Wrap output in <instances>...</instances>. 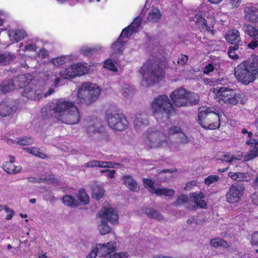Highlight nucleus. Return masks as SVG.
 Masks as SVG:
<instances>
[{
    "label": "nucleus",
    "instance_id": "72a5a7b5",
    "mask_svg": "<svg viewBox=\"0 0 258 258\" xmlns=\"http://www.w3.org/2000/svg\"><path fill=\"white\" fill-rule=\"evenodd\" d=\"M243 30L254 40L258 41V28H256L249 24L243 26Z\"/></svg>",
    "mask_w": 258,
    "mask_h": 258
},
{
    "label": "nucleus",
    "instance_id": "4d7b16f0",
    "mask_svg": "<svg viewBox=\"0 0 258 258\" xmlns=\"http://www.w3.org/2000/svg\"><path fill=\"white\" fill-rule=\"evenodd\" d=\"M32 142L33 140L31 138L26 137L20 139L17 141L18 144L22 146L30 144Z\"/></svg>",
    "mask_w": 258,
    "mask_h": 258
},
{
    "label": "nucleus",
    "instance_id": "5701e85b",
    "mask_svg": "<svg viewBox=\"0 0 258 258\" xmlns=\"http://www.w3.org/2000/svg\"><path fill=\"white\" fill-rule=\"evenodd\" d=\"M86 167H102V168H116L119 165L118 163H115L111 162L100 161L97 160H92L86 163Z\"/></svg>",
    "mask_w": 258,
    "mask_h": 258
},
{
    "label": "nucleus",
    "instance_id": "473e14b6",
    "mask_svg": "<svg viewBox=\"0 0 258 258\" xmlns=\"http://www.w3.org/2000/svg\"><path fill=\"white\" fill-rule=\"evenodd\" d=\"M226 39L230 43L236 44L240 40L239 32L236 30H232L228 32Z\"/></svg>",
    "mask_w": 258,
    "mask_h": 258
},
{
    "label": "nucleus",
    "instance_id": "58836bf2",
    "mask_svg": "<svg viewBox=\"0 0 258 258\" xmlns=\"http://www.w3.org/2000/svg\"><path fill=\"white\" fill-rule=\"evenodd\" d=\"M175 139H176V141H173L172 143L176 144L177 148L179 147V144H185L189 142L188 137L183 132L182 130Z\"/></svg>",
    "mask_w": 258,
    "mask_h": 258
},
{
    "label": "nucleus",
    "instance_id": "6ab92c4d",
    "mask_svg": "<svg viewBox=\"0 0 258 258\" xmlns=\"http://www.w3.org/2000/svg\"><path fill=\"white\" fill-rule=\"evenodd\" d=\"M133 122L135 128L137 132L143 131L149 124L147 115L143 113H137Z\"/></svg>",
    "mask_w": 258,
    "mask_h": 258
},
{
    "label": "nucleus",
    "instance_id": "4468645a",
    "mask_svg": "<svg viewBox=\"0 0 258 258\" xmlns=\"http://www.w3.org/2000/svg\"><path fill=\"white\" fill-rule=\"evenodd\" d=\"M97 218L112 224H116L118 222V216L116 211L110 207H103L97 214Z\"/></svg>",
    "mask_w": 258,
    "mask_h": 258
},
{
    "label": "nucleus",
    "instance_id": "6e6d98bb",
    "mask_svg": "<svg viewBox=\"0 0 258 258\" xmlns=\"http://www.w3.org/2000/svg\"><path fill=\"white\" fill-rule=\"evenodd\" d=\"M128 254L126 252H113L108 258H127Z\"/></svg>",
    "mask_w": 258,
    "mask_h": 258
},
{
    "label": "nucleus",
    "instance_id": "f3484780",
    "mask_svg": "<svg viewBox=\"0 0 258 258\" xmlns=\"http://www.w3.org/2000/svg\"><path fill=\"white\" fill-rule=\"evenodd\" d=\"M143 14L148 22L152 23L158 22L161 16V13L158 8L154 6L150 7L147 3L142 10L141 15Z\"/></svg>",
    "mask_w": 258,
    "mask_h": 258
},
{
    "label": "nucleus",
    "instance_id": "0eeeda50",
    "mask_svg": "<svg viewBox=\"0 0 258 258\" xmlns=\"http://www.w3.org/2000/svg\"><path fill=\"white\" fill-rule=\"evenodd\" d=\"M100 92L101 89L97 85L89 82L84 83L78 89L77 99L75 102L77 104H89L98 99Z\"/></svg>",
    "mask_w": 258,
    "mask_h": 258
},
{
    "label": "nucleus",
    "instance_id": "e433bc0d",
    "mask_svg": "<svg viewBox=\"0 0 258 258\" xmlns=\"http://www.w3.org/2000/svg\"><path fill=\"white\" fill-rule=\"evenodd\" d=\"M210 243L214 247H222L225 248L229 247L227 242L221 238H215L210 240Z\"/></svg>",
    "mask_w": 258,
    "mask_h": 258
},
{
    "label": "nucleus",
    "instance_id": "3c124183",
    "mask_svg": "<svg viewBox=\"0 0 258 258\" xmlns=\"http://www.w3.org/2000/svg\"><path fill=\"white\" fill-rule=\"evenodd\" d=\"M219 179L218 176L216 175H212L209 176L205 179L204 182L207 185H210L213 183L217 181Z\"/></svg>",
    "mask_w": 258,
    "mask_h": 258
},
{
    "label": "nucleus",
    "instance_id": "6e6552de",
    "mask_svg": "<svg viewBox=\"0 0 258 258\" xmlns=\"http://www.w3.org/2000/svg\"><path fill=\"white\" fill-rule=\"evenodd\" d=\"M170 98L173 105L178 107H185L198 102L199 96L183 88L174 90L170 93Z\"/></svg>",
    "mask_w": 258,
    "mask_h": 258
},
{
    "label": "nucleus",
    "instance_id": "7c9ffc66",
    "mask_svg": "<svg viewBox=\"0 0 258 258\" xmlns=\"http://www.w3.org/2000/svg\"><path fill=\"white\" fill-rule=\"evenodd\" d=\"M26 35L25 31L23 30H12L9 33L10 39L13 43L23 39Z\"/></svg>",
    "mask_w": 258,
    "mask_h": 258
},
{
    "label": "nucleus",
    "instance_id": "7ed1b4c3",
    "mask_svg": "<svg viewBox=\"0 0 258 258\" xmlns=\"http://www.w3.org/2000/svg\"><path fill=\"white\" fill-rule=\"evenodd\" d=\"M236 79L245 85L254 81L258 78V56H252L248 60L239 63L234 69Z\"/></svg>",
    "mask_w": 258,
    "mask_h": 258
},
{
    "label": "nucleus",
    "instance_id": "49530a36",
    "mask_svg": "<svg viewBox=\"0 0 258 258\" xmlns=\"http://www.w3.org/2000/svg\"><path fill=\"white\" fill-rule=\"evenodd\" d=\"M25 150L29 153L41 158H45L46 155L40 152V150L36 148H26Z\"/></svg>",
    "mask_w": 258,
    "mask_h": 258
},
{
    "label": "nucleus",
    "instance_id": "b1692460",
    "mask_svg": "<svg viewBox=\"0 0 258 258\" xmlns=\"http://www.w3.org/2000/svg\"><path fill=\"white\" fill-rule=\"evenodd\" d=\"M60 76L64 79H70L77 77L75 64L67 66L60 72Z\"/></svg>",
    "mask_w": 258,
    "mask_h": 258
},
{
    "label": "nucleus",
    "instance_id": "37998d69",
    "mask_svg": "<svg viewBox=\"0 0 258 258\" xmlns=\"http://www.w3.org/2000/svg\"><path fill=\"white\" fill-rule=\"evenodd\" d=\"M77 197L82 204L86 205L89 203V197L84 189H80L79 191Z\"/></svg>",
    "mask_w": 258,
    "mask_h": 258
},
{
    "label": "nucleus",
    "instance_id": "864d4df0",
    "mask_svg": "<svg viewBox=\"0 0 258 258\" xmlns=\"http://www.w3.org/2000/svg\"><path fill=\"white\" fill-rule=\"evenodd\" d=\"M134 32V30L129 26L123 29L120 34V37H127L130 36Z\"/></svg>",
    "mask_w": 258,
    "mask_h": 258
},
{
    "label": "nucleus",
    "instance_id": "9d476101",
    "mask_svg": "<svg viewBox=\"0 0 258 258\" xmlns=\"http://www.w3.org/2000/svg\"><path fill=\"white\" fill-rule=\"evenodd\" d=\"M213 92L215 93V99L221 104L236 105L239 102L240 98V94L226 87L214 88Z\"/></svg>",
    "mask_w": 258,
    "mask_h": 258
},
{
    "label": "nucleus",
    "instance_id": "4c0bfd02",
    "mask_svg": "<svg viewBox=\"0 0 258 258\" xmlns=\"http://www.w3.org/2000/svg\"><path fill=\"white\" fill-rule=\"evenodd\" d=\"M100 49V47L99 46L91 47L85 45L81 47L80 52L81 54L84 55H89L93 54Z\"/></svg>",
    "mask_w": 258,
    "mask_h": 258
},
{
    "label": "nucleus",
    "instance_id": "de8ad7c7",
    "mask_svg": "<svg viewBox=\"0 0 258 258\" xmlns=\"http://www.w3.org/2000/svg\"><path fill=\"white\" fill-rule=\"evenodd\" d=\"M104 67L113 72H117L118 71L114 62L110 59H107L104 61Z\"/></svg>",
    "mask_w": 258,
    "mask_h": 258
},
{
    "label": "nucleus",
    "instance_id": "13d9d810",
    "mask_svg": "<svg viewBox=\"0 0 258 258\" xmlns=\"http://www.w3.org/2000/svg\"><path fill=\"white\" fill-rule=\"evenodd\" d=\"M250 242L252 246H258V231L252 234Z\"/></svg>",
    "mask_w": 258,
    "mask_h": 258
},
{
    "label": "nucleus",
    "instance_id": "9b49d317",
    "mask_svg": "<svg viewBox=\"0 0 258 258\" xmlns=\"http://www.w3.org/2000/svg\"><path fill=\"white\" fill-rule=\"evenodd\" d=\"M105 118L109 127L115 131H123L128 125L126 117L116 110H108L106 112Z\"/></svg>",
    "mask_w": 258,
    "mask_h": 258
},
{
    "label": "nucleus",
    "instance_id": "f8f14e48",
    "mask_svg": "<svg viewBox=\"0 0 258 258\" xmlns=\"http://www.w3.org/2000/svg\"><path fill=\"white\" fill-rule=\"evenodd\" d=\"M43 89L38 88L35 85L28 83V85L22 92V95L29 99L37 101L44 97H46L51 95L54 92L52 89H49L48 91L45 93H43Z\"/></svg>",
    "mask_w": 258,
    "mask_h": 258
},
{
    "label": "nucleus",
    "instance_id": "a211bd4d",
    "mask_svg": "<svg viewBox=\"0 0 258 258\" xmlns=\"http://www.w3.org/2000/svg\"><path fill=\"white\" fill-rule=\"evenodd\" d=\"M248 152L243 155L244 161H248L258 157V139H248L246 141Z\"/></svg>",
    "mask_w": 258,
    "mask_h": 258
},
{
    "label": "nucleus",
    "instance_id": "393cba45",
    "mask_svg": "<svg viewBox=\"0 0 258 258\" xmlns=\"http://www.w3.org/2000/svg\"><path fill=\"white\" fill-rule=\"evenodd\" d=\"M77 56L75 55L71 54L63 55L52 59L51 63L55 67H59L65 63L69 62L71 61L76 60Z\"/></svg>",
    "mask_w": 258,
    "mask_h": 258
},
{
    "label": "nucleus",
    "instance_id": "680f3d73",
    "mask_svg": "<svg viewBox=\"0 0 258 258\" xmlns=\"http://www.w3.org/2000/svg\"><path fill=\"white\" fill-rule=\"evenodd\" d=\"M4 209L5 210V212L7 214V216H6V219L8 220L11 219L14 215V211L6 207L5 206H4Z\"/></svg>",
    "mask_w": 258,
    "mask_h": 258
},
{
    "label": "nucleus",
    "instance_id": "1a4fd4ad",
    "mask_svg": "<svg viewBox=\"0 0 258 258\" xmlns=\"http://www.w3.org/2000/svg\"><path fill=\"white\" fill-rule=\"evenodd\" d=\"M198 122L206 129L218 128L220 126V116L211 108L201 107L199 111Z\"/></svg>",
    "mask_w": 258,
    "mask_h": 258
},
{
    "label": "nucleus",
    "instance_id": "ea45409f",
    "mask_svg": "<svg viewBox=\"0 0 258 258\" xmlns=\"http://www.w3.org/2000/svg\"><path fill=\"white\" fill-rule=\"evenodd\" d=\"M15 58L14 55L11 53H1L0 52V63L3 64L9 63Z\"/></svg>",
    "mask_w": 258,
    "mask_h": 258
},
{
    "label": "nucleus",
    "instance_id": "79ce46f5",
    "mask_svg": "<svg viewBox=\"0 0 258 258\" xmlns=\"http://www.w3.org/2000/svg\"><path fill=\"white\" fill-rule=\"evenodd\" d=\"M144 212L149 217L153 218L158 220L163 219V216L157 211L152 209L146 208Z\"/></svg>",
    "mask_w": 258,
    "mask_h": 258
},
{
    "label": "nucleus",
    "instance_id": "f257e3e1",
    "mask_svg": "<svg viewBox=\"0 0 258 258\" xmlns=\"http://www.w3.org/2000/svg\"><path fill=\"white\" fill-rule=\"evenodd\" d=\"M182 130L179 126L174 125L168 127L166 133L152 128L143 135V141L151 149H175L177 148V146L172 143L173 139L178 136Z\"/></svg>",
    "mask_w": 258,
    "mask_h": 258
},
{
    "label": "nucleus",
    "instance_id": "603ef678",
    "mask_svg": "<svg viewBox=\"0 0 258 258\" xmlns=\"http://www.w3.org/2000/svg\"><path fill=\"white\" fill-rule=\"evenodd\" d=\"M188 200V198L186 195H181L177 199L174 204L176 206L181 205L187 203Z\"/></svg>",
    "mask_w": 258,
    "mask_h": 258
},
{
    "label": "nucleus",
    "instance_id": "2eb2a0df",
    "mask_svg": "<svg viewBox=\"0 0 258 258\" xmlns=\"http://www.w3.org/2000/svg\"><path fill=\"white\" fill-rule=\"evenodd\" d=\"M97 253L98 258H108L116 248V243L110 241L104 244H98L94 248Z\"/></svg>",
    "mask_w": 258,
    "mask_h": 258
},
{
    "label": "nucleus",
    "instance_id": "338daca9",
    "mask_svg": "<svg viewBox=\"0 0 258 258\" xmlns=\"http://www.w3.org/2000/svg\"><path fill=\"white\" fill-rule=\"evenodd\" d=\"M188 60V57L185 55H181L178 58V63L180 64L183 65L186 63Z\"/></svg>",
    "mask_w": 258,
    "mask_h": 258
},
{
    "label": "nucleus",
    "instance_id": "f03ea898",
    "mask_svg": "<svg viewBox=\"0 0 258 258\" xmlns=\"http://www.w3.org/2000/svg\"><path fill=\"white\" fill-rule=\"evenodd\" d=\"M54 117L63 123L73 125L79 123L80 113L74 104L68 101H59L53 109Z\"/></svg>",
    "mask_w": 258,
    "mask_h": 258
},
{
    "label": "nucleus",
    "instance_id": "4be33fe9",
    "mask_svg": "<svg viewBox=\"0 0 258 258\" xmlns=\"http://www.w3.org/2000/svg\"><path fill=\"white\" fill-rule=\"evenodd\" d=\"M15 161V158L13 157H10L9 162H6L3 165L4 170L9 174H16L20 172L22 170V167L20 166H15L13 164Z\"/></svg>",
    "mask_w": 258,
    "mask_h": 258
},
{
    "label": "nucleus",
    "instance_id": "5fc2aeb1",
    "mask_svg": "<svg viewBox=\"0 0 258 258\" xmlns=\"http://www.w3.org/2000/svg\"><path fill=\"white\" fill-rule=\"evenodd\" d=\"M141 23V18L140 17L136 18L131 25L129 26L131 27L135 32L138 31Z\"/></svg>",
    "mask_w": 258,
    "mask_h": 258
},
{
    "label": "nucleus",
    "instance_id": "cd10ccee",
    "mask_svg": "<svg viewBox=\"0 0 258 258\" xmlns=\"http://www.w3.org/2000/svg\"><path fill=\"white\" fill-rule=\"evenodd\" d=\"M12 112L11 104L9 100H5L0 102V115L7 116Z\"/></svg>",
    "mask_w": 258,
    "mask_h": 258
},
{
    "label": "nucleus",
    "instance_id": "774afa93",
    "mask_svg": "<svg viewBox=\"0 0 258 258\" xmlns=\"http://www.w3.org/2000/svg\"><path fill=\"white\" fill-rule=\"evenodd\" d=\"M48 55V51L44 49H40L38 54V56L41 58H45Z\"/></svg>",
    "mask_w": 258,
    "mask_h": 258
},
{
    "label": "nucleus",
    "instance_id": "c03bdc74",
    "mask_svg": "<svg viewBox=\"0 0 258 258\" xmlns=\"http://www.w3.org/2000/svg\"><path fill=\"white\" fill-rule=\"evenodd\" d=\"M63 203L68 206H77L78 202L72 196L66 195L62 198Z\"/></svg>",
    "mask_w": 258,
    "mask_h": 258
},
{
    "label": "nucleus",
    "instance_id": "e2e57ef3",
    "mask_svg": "<svg viewBox=\"0 0 258 258\" xmlns=\"http://www.w3.org/2000/svg\"><path fill=\"white\" fill-rule=\"evenodd\" d=\"M37 46L34 44H30L25 46L24 50L29 51H35L37 50Z\"/></svg>",
    "mask_w": 258,
    "mask_h": 258
},
{
    "label": "nucleus",
    "instance_id": "c756f323",
    "mask_svg": "<svg viewBox=\"0 0 258 258\" xmlns=\"http://www.w3.org/2000/svg\"><path fill=\"white\" fill-rule=\"evenodd\" d=\"M122 179L123 183L131 190L137 191L139 189V186L137 183L132 176L128 175L124 176Z\"/></svg>",
    "mask_w": 258,
    "mask_h": 258
},
{
    "label": "nucleus",
    "instance_id": "ddd939ff",
    "mask_svg": "<svg viewBox=\"0 0 258 258\" xmlns=\"http://www.w3.org/2000/svg\"><path fill=\"white\" fill-rule=\"evenodd\" d=\"M244 189L245 187L242 184H232L226 194V201L230 204L238 203L243 197Z\"/></svg>",
    "mask_w": 258,
    "mask_h": 258
},
{
    "label": "nucleus",
    "instance_id": "c9c22d12",
    "mask_svg": "<svg viewBox=\"0 0 258 258\" xmlns=\"http://www.w3.org/2000/svg\"><path fill=\"white\" fill-rule=\"evenodd\" d=\"M14 82L16 83L17 80L16 79H15L14 81L9 80L3 82L0 86V90L2 92L5 93L12 91L15 88Z\"/></svg>",
    "mask_w": 258,
    "mask_h": 258
},
{
    "label": "nucleus",
    "instance_id": "bf43d9fd",
    "mask_svg": "<svg viewBox=\"0 0 258 258\" xmlns=\"http://www.w3.org/2000/svg\"><path fill=\"white\" fill-rule=\"evenodd\" d=\"M215 68V67L213 64L209 63L204 68L203 72L205 74L208 75L213 72Z\"/></svg>",
    "mask_w": 258,
    "mask_h": 258
},
{
    "label": "nucleus",
    "instance_id": "412c9836",
    "mask_svg": "<svg viewBox=\"0 0 258 258\" xmlns=\"http://www.w3.org/2000/svg\"><path fill=\"white\" fill-rule=\"evenodd\" d=\"M189 197L195 204V208L205 209L207 207V203L204 200L205 195L201 191L193 192L189 194Z\"/></svg>",
    "mask_w": 258,
    "mask_h": 258
},
{
    "label": "nucleus",
    "instance_id": "423d86ee",
    "mask_svg": "<svg viewBox=\"0 0 258 258\" xmlns=\"http://www.w3.org/2000/svg\"><path fill=\"white\" fill-rule=\"evenodd\" d=\"M201 11L194 15L191 19L201 30L207 31L212 35L215 33L213 29L215 24L214 13L209 7L205 5L201 6Z\"/></svg>",
    "mask_w": 258,
    "mask_h": 258
},
{
    "label": "nucleus",
    "instance_id": "8fccbe9b",
    "mask_svg": "<svg viewBox=\"0 0 258 258\" xmlns=\"http://www.w3.org/2000/svg\"><path fill=\"white\" fill-rule=\"evenodd\" d=\"M121 93L124 97H131L133 94V89L128 85H125L122 88Z\"/></svg>",
    "mask_w": 258,
    "mask_h": 258
},
{
    "label": "nucleus",
    "instance_id": "09e8293b",
    "mask_svg": "<svg viewBox=\"0 0 258 258\" xmlns=\"http://www.w3.org/2000/svg\"><path fill=\"white\" fill-rule=\"evenodd\" d=\"M238 49V45H235L234 46H231L228 51V54L229 57L233 59H237L238 58V55L236 54L235 51Z\"/></svg>",
    "mask_w": 258,
    "mask_h": 258
},
{
    "label": "nucleus",
    "instance_id": "2f4dec72",
    "mask_svg": "<svg viewBox=\"0 0 258 258\" xmlns=\"http://www.w3.org/2000/svg\"><path fill=\"white\" fill-rule=\"evenodd\" d=\"M92 197L96 200L102 198L105 194L103 187L100 185L94 184L91 186Z\"/></svg>",
    "mask_w": 258,
    "mask_h": 258
},
{
    "label": "nucleus",
    "instance_id": "0e129e2a",
    "mask_svg": "<svg viewBox=\"0 0 258 258\" xmlns=\"http://www.w3.org/2000/svg\"><path fill=\"white\" fill-rule=\"evenodd\" d=\"M101 173H106V175L108 177H109V178H112L114 176L115 171L114 170H110L105 169V170H101Z\"/></svg>",
    "mask_w": 258,
    "mask_h": 258
},
{
    "label": "nucleus",
    "instance_id": "f704fd0d",
    "mask_svg": "<svg viewBox=\"0 0 258 258\" xmlns=\"http://www.w3.org/2000/svg\"><path fill=\"white\" fill-rule=\"evenodd\" d=\"M98 229L101 235H105L111 231V228L105 221L97 218Z\"/></svg>",
    "mask_w": 258,
    "mask_h": 258
},
{
    "label": "nucleus",
    "instance_id": "c85d7f7f",
    "mask_svg": "<svg viewBox=\"0 0 258 258\" xmlns=\"http://www.w3.org/2000/svg\"><path fill=\"white\" fill-rule=\"evenodd\" d=\"M228 176L232 180L239 181H248L250 179L249 174L247 173L229 172Z\"/></svg>",
    "mask_w": 258,
    "mask_h": 258
},
{
    "label": "nucleus",
    "instance_id": "a878e982",
    "mask_svg": "<svg viewBox=\"0 0 258 258\" xmlns=\"http://www.w3.org/2000/svg\"><path fill=\"white\" fill-rule=\"evenodd\" d=\"M102 128L101 123L97 119L90 121L86 126L87 132L90 134L99 132Z\"/></svg>",
    "mask_w": 258,
    "mask_h": 258
},
{
    "label": "nucleus",
    "instance_id": "a19ab883",
    "mask_svg": "<svg viewBox=\"0 0 258 258\" xmlns=\"http://www.w3.org/2000/svg\"><path fill=\"white\" fill-rule=\"evenodd\" d=\"M76 68L77 76H83L89 71L88 67L81 63H75Z\"/></svg>",
    "mask_w": 258,
    "mask_h": 258
},
{
    "label": "nucleus",
    "instance_id": "052dcab7",
    "mask_svg": "<svg viewBox=\"0 0 258 258\" xmlns=\"http://www.w3.org/2000/svg\"><path fill=\"white\" fill-rule=\"evenodd\" d=\"M241 0H227L228 3L232 8L238 7L240 3Z\"/></svg>",
    "mask_w": 258,
    "mask_h": 258
},
{
    "label": "nucleus",
    "instance_id": "aec40b11",
    "mask_svg": "<svg viewBox=\"0 0 258 258\" xmlns=\"http://www.w3.org/2000/svg\"><path fill=\"white\" fill-rule=\"evenodd\" d=\"M244 19L251 23L258 22V8L248 5L244 9Z\"/></svg>",
    "mask_w": 258,
    "mask_h": 258
},
{
    "label": "nucleus",
    "instance_id": "39448f33",
    "mask_svg": "<svg viewBox=\"0 0 258 258\" xmlns=\"http://www.w3.org/2000/svg\"><path fill=\"white\" fill-rule=\"evenodd\" d=\"M138 72L142 85L146 87L158 83L164 78L162 70L151 60L144 63L139 69Z\"/></svg>",
    "mask_w": 258,
    "mask_h": 258
},
{
    "label": "nucleus",
    "instance_id": "20e7f679",
    "mask_svg": "<svg viewBox=\"0 0 258 258\" xmlns=\"http://www.w3.org/2000/svg\"><path fill=\"white\" fill-rule=\"evenodd\" d=\"M154 116L159 122L167 120L175 113V109L166 95L156 97L151 104Z\"/></svg>",
    "mask_w": 258,
    "mask_h": 258
},
{
    "label": "nucleus",
    "instance_id": "69168bd1",
    "mask_svg": "<svg viewBox=\"0 0 258 258\" xmlns=\"http://www.w3.org/2000/svg\"><path fill=\"white\" fill-rule=\"evenodd\" d=\"M197 185V182L196 181H191L190 182H188L186 183V185L184 187V189L186 190H190L192 187L196 186Z\"/></svg>",
    "mask_w": 258,
    "mask_h": 258
},
{
    "label": "nucleus",
    "instance_id": "dca6fc26",
    "mask_svg": "<svg viewBox=\"0 0 258 258\" xmlns=\"http://www.w3.org/2000/svg\"><path fill=\"white\" fill-rule=\"evenodd\" d=\"M143 183L144 186L148 188L152 193H154L158 196H165L167 197L172 196L175 191L172 189H168L165 188H155L154 186L153 182L150 179L144 178Z\"/></svg>",
    "mask_w": 258,
    "mask_h": 258
},
{
    "label": "nucleus",
    "instance_id": "a18cd8bd",
    "mask_svg": "<svg viewBox=\"0 0 258 258\" xmlns=\"http://www.w3.org/2000/svg\"><path fill=\"white\" fill-rule=\"evenodd\" d=\"M123 43L121 40V37H119L118 39L113 43L111 47L115 53L120 52L122 51Z\"/></svg>",
    "mask_w": 258,
    "mask_h": 258
},
{
    "label": "nucleus",
    "instance_id": "bb28decb",
    "mask_svg": "<svg viewBox=\"0 0 258 258\" xmlns=\"http://www.w3.org/2000/svg\"><path fill=\"white\" fill-rule=\"evenodd\" d=\"M242 157L243 154L240 152L237 153L236 155H233L227 153L220 156L218 159L228 163H233L236 160H240Z\"/></svg>",
    "mask_w": 258,
    "mask_h": 258
}]
</instances>
